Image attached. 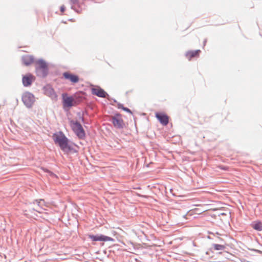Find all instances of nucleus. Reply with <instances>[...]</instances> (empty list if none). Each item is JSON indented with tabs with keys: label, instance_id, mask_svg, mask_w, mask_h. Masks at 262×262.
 Returning a JSON list of instances; mask_svg holds the SVG:
<instances>
[{
	"label": "nucleus",
	"instance_id": "1",
	"mask_svg": "<svg viewBox=\"0 0 262 262\" xmlns=\"http://www.w3.org/2000/svg\"><path fill=\"white\" fill-rule=\"evenodd\" d=\"M53 138L55 143L58 144L64 152H68L72 149L69 140L63 133L59 132L54 134Z\"/></svg>",
	"mask_w": 262,
	"mask_h": 262
},
{
	"label": "nucleus",
	"instance_id": "2",
	"mask_svg": "<svg viewBox=\"0 0 262 262\" xmlns=\"http://www.w3.org/2000/svg\"><path fill=\"white\" fill-rule=\"evenodd\" d=\"M70 125L73 130L79 138L83 139L84 138L85 132L80 123L77 121H71Z\"/></svg>",
	"mask_w": 262,
	"mask_h": 262
},
{
	"label": "nucleus",
	"instance_id": "3",
	"mask_svg": "<svg viewBox=\"0 0 262 262\" xmlns=\"http://www.w3.org/2000/svg\"><path fill=\"white\" fill-rule=\"evenodd\" d=\"M112 122L114 126L117 128H123L124 126V121L120 114H116L112 117Z\"/></svg>",
	"mask_w": 262,
	"mask_h": 262
},
{
	"label": "nucleus",
	"instance_id": "4",
	"mask_svg": "<svg viewBox=\"0 0 262 262\" xmlns=\"http://www.w3.org/2000/svg\"><path fill=\"white\" fill-rule=\"evenodd\" d=\"M63 105L64 107H71L74 105V99L72 96H68L67 94H62Z\"/></svg>",
	"mask_w": 262,
	"mask_h": 262
},
{
	"label": "nucleus",
	"instance_id": "5",
	"mask_svg": "<svg viewBox=\"0 0 262 262\" xmlns=\"http://www.w3.org/2000/svg\"><path fill=\"white\" fill-rule=\"evenodd\" d=\"M22 100L25 105L30 106L34 102V96L29 93H26L23 96Z\"/></svg>",
	"mask_w": 262,
	"mask_h": 262
},
{
	"label": "nucleus",
	"instance_id": "6",
	"mask_svg": "<svg viewBox=\"0 0 262 262\" xmlns=\"http://www.w3.org/2000/svg\"><path fill=\"white\" fill-rule=\"evenodd\" d=\"M63 76L66 79L69 80L72 83H76L79 80V78L78 76L69 72L63 73Z\"/></svg>",
	"mask_w": 262,
	"mask_h": 262
},
{
	"label": "nucleus",
	"instance_id": "7",
	"mask_svg": "<svg viewBox=\"0 0 262 262\" xmlns=\"http://www.w3.org/2000/svg\"><path fill=\"white\" fill-rule=\"evenodd\" d=\"M156 117L163 125H166L169 122V118L166 114L162 113H156Z\"/></svg>",
	"mask_w": 262,
	"mask_h": 262
},
{
	"label": "nucleus",
	"instance_id": "8",
	"mask_svg": "<svg viewBox=\"0 0 262 262\" xmlns=\"http://www.w3.org/2000/svg\"><path fill=\"white\" fill-rule=\"evenodd\" d=\"M89 238H90L93 241H113V239L110 237L104 236L103 235H89Z\"/></svg>",
	"mask_w": 262,
	"mask_h": 262
},
{
	"label": "nucleus",
	"instance_id": "9",
	"mask_svg": "<svg viewBox=\"0 0 262 262\" xmlns=\"http://www.w3.org/2000/svg\"><path fill=\"white\" fill-rule=\"evenodd\" d=\"M92 93L93 94L100 97H105L106 93L102 89L99 87L92 89Z\"/></svg>",
	"mask_w": 262,
	"mask_h": 262
},
{
	"label": "nucleus",
	"instance_id": "10",
	"mask_svg": "<svg viewBox=\"0 0 262 262\" xmlns=\"http://www.w3.org/2000/svg\"><path fill=\"white\" fill-rule=\"evenodd\" d=\"M44 92L46 95L51 97L52 98H56V95L53 89L50 85H47L44 88Z\"/></svg>",
	"mask_w": 262,
	"mask_h": 262
},
{
	"label": "nucleus",
	"instance_id": "11",
	"mask_svg": "<svg viewBox=\"0 0 262 262\" xmlns=\"http://www.w3.org/2000/svg\"><path fill=\"white\" fill-rule=\"evenodd\" d=\"M200 53V50L189 51L186 53L185 56L189 60H190L192 58L199 57Z\"/></svg>",
	"mask_w": 262,
	"mask_h": 262
},
{
	"label": "nucleus",
	"instance_id": "12",
	"mask_svg": "<svg viewBox=\"0 0 262 262\" xmlns=\"http://www.w3.org/2000/svg\"><path fill=\"white\" fill-rule=\"evenodd\" d=\"M34 80V77L31 74L25 76L23 78V83L24 86H28L31 84L32 81Z\"/></svg>",
	"mask_w": 262,
	"mask_h": 262
},
{
	"label": "nucleus",
	"instance_id": "13",
	"mask_svg": "<svg viewBox=\"0 0 262 262\" xmlns=\"http://www.w3.org/2000/svg\"><path fill=\"white\" fill-rule=\"evenodd\" d=\"M22 60L25 65L29 66L33 62L34 59L33 57L30 55H25L23 57Z\"/></svg>",
	"mask_w": 262,
	"mask_h": 262
},
{
	"label": "nucleus",
	"instance_id": "14",
	"mask_svg": "<svg viewBox=\"0 0 262 262\" xmlns=\"http://www.w3.org/2000/svg\"><path fill=\"white\" fill-rule=\"evenodd\" d=\"M36 69L37 70H42L45 71L47 69L46 63L43 60H38L36 62Z\"/></svg>",
	"mask_w": 262,
	"mask_h": 262
},
{
	"label": "nucleus",
	"instance_id": "15",
	"mask_svg": "<svg viewBox=\"0 0 262 262\" xmlns=\"http://www.w3.org/2000/svg\"><path fill=\"white\" fill-rule=\"evenodd\" d=\"M252 227L257 231L262 230V223L260 222H255L252 224Z\"/></svg>",
	"mask_w": 262,
	"mask_h": 262
},
{
	"label": "nucleus",
	"instance_id": "16",
	"mask_svg": "<svg viewBox=\"0 0 262 262\" xmlns=\"http://www.w3.org/2000/svg\"><path fill=\"white\" fill-rule=\"evenodd\" d=\"M41 201H42V200H40V201L35 200L34 202H33V203L34 204H36L37 205V207L32 208V210L34 211H35L37 212H39L40 213H42L41 209L39 207V205H40V204Z\"/></svg>",
	"mask_w": 262,
	"mask_h": 262
},
{
	"label": "nucleus",
	"instance_id": "17",
	"mask_svg": "<svg viewBox=\"0 0 262 262\" xmlns=\"http://www.w3.org/2000/svg\"><path fill=\"white\" fill-rule=\"evenodd\" d=\"M213 246L214 249L216 250H223L225 249V246L224 245L220 244H214Z\"/></svg>",
	"mask_w": 262,
	"mask_h": 262
},
{
	"label": "nucleus",
	"instance_id": "18",
	"mask_svg": "<svg viewBox=\"0 0 262 262\" xmlns=\"http://www.w3.org/2000/svg\"><path fill=\"white\" fill-rule=\"evenodd\" d=\"M201 214V212L199 211V209H198L195 208V209L192 210L191 211V213H190V214Z\"/></svg>",
	"mask_w": 262,
	"mask_h": 262
},
{
	"label": "nucleus",
	"instance_id": "19",
	"mask_svg": "<svg viewBox=\"0 0 262 262\" xmlns=\"http://www.w3.org/2000/svg\"><path fill=\"white\" fill-rule=\"evenodd\" d=\"M79 0H70L71 2L73 4H77L79 2Z\"/></svg>",
	"mask_w": 262,
	"mask_h": 262
},
{
	"label": "nucleus",
	"instance_id": "20",
	"mask_svg": "<svg viewBox=\"0 0 262 262\" xmlns=\"http://www.w3.org/2000/svg\"><path fill=\"white\" fill-rule=\"evenodd\" d=\"M133 92V90H130L128 91H126V95L127 96H129L130 94H132V93Z\"/></svg>",
	"mask_w": 262,
	"mask_h": 262
},
{
	"label": "nucleus",
	"instance_id": "21",
	"mask_svg": "<svg viewBox=\"0 0 262 262\" xmlns=\"http://www.w3.org/2000/svg\"><path fill=\"white\" fill-rule=\"evenodd\" d=\"M123 110H124L126 112H129V113H131L130 110L129 108H128L123 107Z\"/></svg>",
	"mask_w": 262,
	"mask_h": 262
},
{
	"label": "nucleus",
	"instance_id": "22",
	"mask_svg": "<svg viewBox=\"0 0 262 262\" xmlns=\"http://www.w3.org/2000/svg\"><path fill=\"white\" fill-rule=\"evenodd\" d=\"M60 11L61 12H63L65 11V7L63 6L60 7Z\"/></svg>",
	"mask_w": 262,
	"mask_h": 262
},
{
	"label": "nucleus",
	"instance_id": "23",
	"mask_svg": "<svg viewBox=\"0 0 262 262\" xmlns=\"http://www.w3.org/2000/svg\"><path fill=\"white\" fill-rule=\"evenodd\" d=\"M221 168L223 170H227L228 169L227 167H221Z\"/></svg>",
	"mask_w": 262,
	"mask_h": 262
}]
</instances>
